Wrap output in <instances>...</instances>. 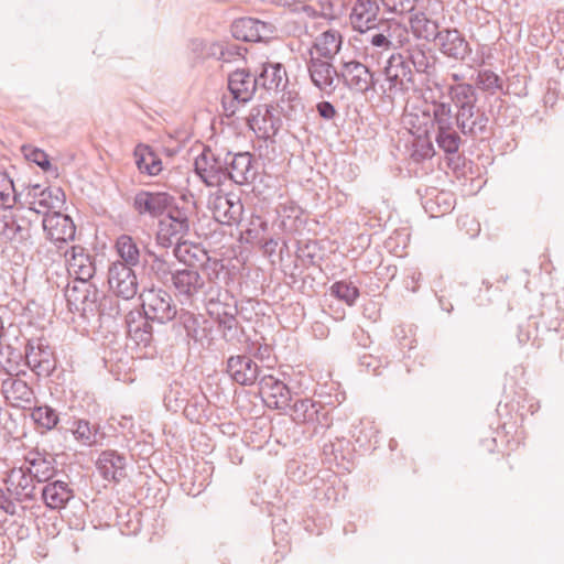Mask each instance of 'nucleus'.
<instances>
[{"label": "nucleus", "mask_w": 564, "mask_h": 564, "mask_svg": "<svg viewBox=\"0 0 564 564\" xmlns=\"http://www.w3.org/2000/svg\"><path fill=\"white\" fill-rule=\"evenodd\" d=\"M473 86L476 88V90L480 89L492 95L496 91L502 89L503 80L491 69H479Z\"/></svg>", "instance_id": "nucleus-48"}, {"label": "nucleus", "mask_w": 564, "mask_h": 564, "mask_svg": "<svg viewBox=\"0 0 564 564\" xmlns=\"http://www.w3.org/2000/svg\"><path fill=\"white\" fill-rule=\"evenodd\" d=\"M167 217L174 218L176 221H182V225L191 228V221L188 217V210L184 207L174 206V203L172 206L166 210Z\"/></svg>", "instance_id": "nucleus-64"}, {"label": "nucleus", "mask_w": 564, "mask_h": 564, "mask_svg": "<svg viewBox=\"0 0 564 564\" xmlns=\"http://www.w3.org/2000/svg\"><path fill=\"white\" fill-rule=\"evenodd\" d=\"M171 285L175 296L186 302H193L207 290L206 282L197 269H176Z\"/></svg>", "instance_id": "nucleus-12"}, {"label": "nucleus", "mask_w": 564, "mask_h": 564, "mask_svg": "<svg viewBox=\"0 0 564 564\" xmlns=\"http://www.w3.org/2000/svg\"><path fill=\"white\" fill-rule=\"evenodd\" d=\"M225 372L235 383L249 387L258 381L261 368L250 356L240 354L228 357Z\"/></svg>", "instance_id": "nucleus-18"}, {"label": "nucleus", "mask_w": 564, "mask_h": 564, "mask_svg": "<svg viewBox=\"0 0 564 564\" xmlns=\"http://www.w3.org/2000/svg\"><path fill=\"white\" fill-rule=\"evenodd\" d=\"M42 225L46 237L51 241L59 243L57 246L59 249L62 245L75 238L76 227L73 219L59 212L45 214Z\"/></svg>", "instance_id": "nucleus-20"}, {"label": "nucleus", "mask_w": 564, "mask_h": 564, "mask_svg": "<svg viewBox=\"0 0 564 564\" xmlns=\"http://www.w3.org/2000/svg\"><path fill=\"white\" fill-rule=\"evenodd\" d=\"M118 296L106 295L101 291V296L98 301V322L96 324H101V319L105 317L116 318L120 315V304L117 299Z\"/></svg>", "instance_id": "nucleus-55"}, {"label": "nucleus", "mask_w": 564, "mask_h": 564, "mask_svg": "<svg viewBox=\"0 0 564 564\" xmlns=\"http://www.w3.org/2000/svg\"><path fill=\"white\" fill-rule=\"evenodd\" d=\"M135 165L141 174L156 176L163 170L162 160L152 147L139 143L133 151Z\"/></svg>", "instance_id": "nucleus-32"}, {"label": "nucleus", "mask_w": 564, "mask_h": 564, "mask_svg": "<svg viewBox=\"0 0 564 564\" xmlns=\"http://www.w3.org/2000/svg\"><path fill=\"white\" fill-rule=\"evenodd\" d=\"M151 321L145 318L134 325H129L130 338L137 344V346L152 349L153 341V328Z\"/></svg>", "instance_id": "nucleus-45"}, {"label": "nucleus", "mask_w": 564, "mask_h": 564, "mask_svg": "<svg viewBox=\"0 0 564 564\" xmlns=\"http://www.w3.org/2000/svg\"><path fill=\"white\" fill-rule=\"evenodd\" d=\"M173 246V254L178 262L185 265L184 269H197V265L208 260L206 251L198 245L188 243L186 240L182 239L174 242Z\"/></svg>", "instance_id": "nucleus-33"}, {"label": "nucleus", "mask_w": 564, "mask_h": 564, "mask_svg": "<svg viewBox=\"0 0 564 564\" xmlns=\"http://www.w3.org/2000/svg\"><path fill=\"white\" fill-rule=\"evenodd\" d=\"M22 193H18L13 181L7 173L0 172V207L11 208L20 202Z\"/></svg>", "instance_id": "nucleus-50"}, {"label": "nucleus", "mask_w": 564, "mask_h": 564, "mask_svg": "<svg viewBox=\"0 0 564 564\" xmlns=\"http://www.w3.org/2000/svg\"><path fill=\"white\" fill-rule=\"evenodd\" d=\"M377 433L371 422L361 421L358 425L354 426L352 437L359 447L368 448L372 440L377 437Z\"/></svg>", "instance_id": "nucleus-57"}, {"label": "nucleus", "mask_w": 564, "mask_h": 564, "mask_svg": "<svg viewBox=\"0 0 564 564\" xmlns=\"http://www.w3.org/2000/svg\"><path fill=\"white\" fill-rule=\"evenodd\" d=\"M204 303L215 322L238 315V302L234 294L217 284H210L204 292Z\"/></svg>", "instance_id": "nucleus-9"}, {"label": "nucleus", "mask_w": 564, "mask_h": 564, "mask_svg": "<svg viewBox=\"0 0 564 564\" xmlns=\"http://www.w3.org/2000/svg\"><path fill=\"white\" fill-rule=\"evenodd\" d=\"M33 476L24 466L13 468L3 480L7 491L18 502L31 501L35 498V485Z\"/></svg>", "instance_id": "nucleus-21"}, {"label": "nucleus", "mask_w": 564, "mask_h": 564, "mask_svg": "<svg viewBox=\"0 0 564 564\" xmlns=\"http://www.w3.org/2000/svg\"><path fill=\"white\" fill-rule=\"evenodd\" d=\"M384 84L380 86L382 98L393 102L415 89L414 72L399 53L389 56L383 68Z\"/></svg>", "instance_id": "nucleus-2"}, {"label": "nucleus", "mask_w": 564, "mask_h": 564, "mask_svg": "<svg viewBox=\"0 0 564 564\" xmlns=\"http://www.w3.org/2000/svg\"><path fill=\"white\" fill-rule=\"evenodd\" d=\"M194 171L208 187L226 183L225 152L216 153L209 147H204L194 161Z\"/></svg>", "instance_id": "nucleus-4"}, {"label": "nucleus", "mask_w": 564, "mask_h": 564, "mask_svg": "<svg viewBox=\"0 0 564 564\" xmlns=\"http://www.w3.org/2000/svg\"><path fill=\"white\" fill-rule=\"evenodd\" d=\"M97 468L106 480H113L119 482L127 476L126 473V457L117 451H104L97 460Z\"/></svg>", "instance_id": "nucleus-27"}, {"label": "nucleus", "mask_w": 564, "mask_h": 564, "mask_svg": "<svg viewBox=\"0 0 564 564\" xmlns=\"http://www.w3.org/2000/svg\"><path fill=\"white\" fill-rule=\"evenodd\" d=\"M231 48L235 47L229 45L224 46L221 43L218 42L207 43L206 58L216 57L223 62H229L231 56H234L235 54L240 55V53L237 51L231 52Z\"/></svg>", "instance_id": "nucleus-59"}, {"label": "nucleus", "mask_w": 564, "mask_h": 564, "mask_svg": "<svg viewBox=\"0 0 564 564\" xmlns=\"http://www.w3.org/2000/svg\"><path fill=\"white\" fill-rule=\"evenodd\" d=\"M36 208L55 209L59 208L65 202V193L58 186H47L41 192Z\"/></svg>", "instance_id": "nucleus-52"}, {"label": "nucleus", "mask_w": 564, "mask_h": 564, "mask_svg": "<svg viewBox=\"0 0 564 564\" xmlns=\"http://www.w3.org/2000/svg\"><path fill=\"white\" fill-rule=\"evenodd\" d=\"M1 391L13 406L26 409L35 399L33 389L19 378H8L1 383Z\"/></svg>", "instance_id": "nucleus-28"}, {"label": "nucleus", "mask_w": 564, "mask_h": 564, "mask_svg": "<svg viewBox=\"0 0 564 564\" xmlns=\"http://www.w3.org/2000/svg\"><path fill=\"white\" fill-rule=\"evenodd\" d=\"M455 197L452 192L438 191L429 196L424 202V208L431 217H441L451 213L454 208Z\"/></svg>", "instance_id": "nucleus-39"}, {"label": "nucleus", "mask_w": 564, "mask_h": 564, "mask_svg": "<svg viewBox=\"0 0 564 564\" xmlns=\"http://www.w3.org/2000/svg\"><path fill=\"white\" fill-rule=\"evenodd\" d=\"M404 57L408 65L414 69L413 72L420 74H430L431 69L434 68V64L430 61V56L426 52L420 47H412L400 52Z\"/></svg>", "instance_id": "nucleus-44"}, {"label": "nucleus", "mask_w": 564, "mask_h": 564, "mask_svg": "<svg viewBox=\"0 0 564 564\" xmlns=\"http://www.w3.org/2000/svg\"><path fill=\"white\" fill-rule=\"evenodd\" d=\"M15 500L12 496L7 491V489L0 488V510L4 513L14 516L17 513Z\"/></svg>", "instance_id": "nucleus-63"}, {"label": "nucleus", "mask_w": 564, "mask_h": 564, "mask_svg": "<svg viewBox=\"0 0 564 564\" xmlns=\"http://www.w3.org/2000/svg\"><path fill=\"white\" fill-rule=\"evenodd\" d=\"M409 22L416 39L434 42L441 32L437 22L429 19L423 12L412 14Z\"/></svg>", "instance_id": "nucleus-35"}, {"label": "nucleus", "mask_w": 564, "mask_h": 564, "mask_svg": "<svg viewBox=\"0 0 564 564\" xmlns=\"http://www.w3.org/2000/svg\"><path fill=\"white\" fill-rule=\"evenodd\" d=\"M177 321L183 326L186 336L193 339L195 343H202L207 337V327L202 326L207 321L202 316H197L194 313L182 310L178 314Z\"/></svg>", "instance_id": "nucleus-38"}, {"label": "nucleus", "mask_w": 564, "mask_h": 564, "mask_svg": "<svg viewBox=\"0 0 564 564\" xmlns=\"http://www.w3.org/2000/svg\"><path fill=\"white\" fill-rule=\"evenodd\" d=\"M218 330L221 333V338L231 345H237L243 341L246 336L243 326L237 319V315L227 317L215 322Z\"/></svg>", "instance_id": "nucleus-43"}, {"label": "nucleus", "mask_w": 564, "mask_h": 564, "mask_svg": "<svg viewBox=\"0 0 564 564\" xmlns=\"http://www.w3.org/2000/svg\"><path fill=\"white\" fill-rule=\"evenodd\" d=\"M226 182L237 185L251 184L258 175V164L250 152H225Z\"/></svg>", "instance_id": "nucleus-6"}, {"label": "nucleus", "mask_w": 564, "mask_h": 564, "mask_svg": "<svg viewBox=\"0 0 564 564\" xmlns=\"http://www.w3.org/2000/svg\"><path fill=\"white\" fill-rule=\"evenodd\" d=\"M30 416L42 434L56 429L59 422L58 412L47 404L35 405Z\"/></svg>", "instance_id": "nucleus-41"}, {"label": "nucleus", "mask_w": 564, "mask_h": 564, "mask_svg": "<svg viewBox=\"0 0 564 564\" xmlns=\"http://www.w3.org/2000/svg\"><path fill=\"white\" fill-rule=\"evenodd\" d=\"M23 153L25 158L39 165L43 171H48L51 169V162L48 155L41 149L23 147Z\"/></svg>", "instance_id": "nucleus-60"}, {"label": "nucleus", "mask_w": 564, "mask_h": 564, "mask_svg": "<svg viewBox=\"0 0 564 564\" xmlns=\"http://www.w3.org/2000/svg\"><path fill=\"white\" fill-rule=\"evenodd\" d=\"M434 44L441 54L455 62H464L473 52L469 42L457 29H441Z\"/></svg>", "instance_id": "nucleus-11"}, {"label": "nucleus", "mask_w": 564, "mask_h": 564, "mask_svg": "<svg viewBox=\"0 0 564 564\" xmlns=\"http://www.w3.org/2000/svg\"><path fill=\"white\" fill-rule=\"evenodd\" d=\"M25 469L37 482H47L57 474L56 459L46 452L31 451L26 454Z\"/></svg>", "instance_id": "nucleus-24"}, {"label": "nucleus", "mask_w": 564, "mask_h": 564, "mask_svg": "<svg viewBox=\"0 0 564 564\" xmlns=\"http://www.w3.org/2000/svg\"><path fill=\"white\" fill-rule=\"evenodd\" d=\"M323 454L329 463L344 465L345 462H350L352 457L351 443L345 437L329 440L323 445Z\"/></svg>", "instance_id": "nucleus-36"}, {"label": "nucleus", "mask_w": 564, "mask_h": 564, "mask_svg": "<svg viewBox=\"0 0 564 564\" xmlns=\"http://www.w3.org/2000/svg\"><path fill=\"white\" fill-rule=\"evenodd\" d=\"M380 7L378 0H356L349 19L354 30L366 33L378 26Z\"/></svg>", "instance_id": "nucleus-22"}, {"label": "nucleus", "mask_w": 564, "mask_h": 564, "mask_svg": "<svg viewBox=\"0 0 564 564\" xmlns=\"http://www.w3.org/2000/svg\"><path fill=\"white\" fill-rule=\"evenodd\" d=\"M108 284L115 295L131 300L138 293V279L132 267L126 263H111L108 268Z\"/></svg>", "instance_id": "nucleus-15"}, {"label": "nucleus", "mask_w": 564, "mask_h": 564, "mask_svg": "<svg viewBox=\"0 0 564 564\" xmlns=\"http://www.w3.org/2000/svg\"><path fill=\"white\" fill-rule=\"evenodd\" d=\"M258 88L256 75L248 69H236L228 76V90L238 104L250 101Z\"/></svg>", "instance_id": "nucleus-23"}, {"label": "nucleus", "mask_w": 564, "mask_h": 564, "mask_svg": "<svg viewBox=\"0 0 564 564\" xmlns=\"http://www.w3.org/2000/svg\"><path fill=\"white\" fill-rule=\"evenodd\" d=\"M147 254L151 259L149 274L163 285H169L174 278L173 263L169 262L164 254H158L151 250H147Z\"/></svg>", "instance_id": "nucleus-37"}, {"label": "nucleus", "mask_w": 564, "mask_h": 564, "mask_svg": "<svg viewBox=\"0 0 564 564\" xmlns=\"http://www.w3.org/2000/svg\"><path fill=\"white\" fill-rule=\"evenodd\" d=\"M98 430L99 427L91 425L89 421L77 419L73 422L72 433L80 444L93 446L97 443Z\"/></svg>", "instance_id": "nucleus-47"}, {"label": "nucleus", "mask_w": 564, "mask_h": 564, "mask_svg": "<svg viewBox=\"0 0 564 564\" xmlns=\"http://www.w3.org/2000/svg\"><path fill=\"white\" fill-rule=\"evenodd\" d=\"M447 97L459 132L471 140H484L489 133V118L478 106V93L473 84L448 85Z\"/></svg>", "instance_id": "nucleus-1"}, {"label": "nucleus", "mask_w": 564, "mask_h": 564, "mask_svg": "<svg viewBox=\"0 0 564 564\" xmlns=\"http://www.w3.org/2000/svg\"><path fill=\"white\" fill-rule=\"evenodd\" d=\"M175 198L166 192L139 191L133 197V209L140 216L158 218L172 206Z\"/></svg>", "instance_id": "nucleus-17"}, {"label": "nucleus", "mask_w": 564, "mask_h": 564, "mask_svg": "<svg viewBox=\"0 0 564 564\" xmlns=\"http://www.w3.org/2000/svg\"><path fill=\"white\" fill-rule=\"evenodd\" d=\"M340 82L348 89L360 94L375 90L376 86L372 72L357 59L341 61L338 84Z\"/></svg>", "instance_id": "nucleus-8"}, {"label": "nucleus", "mask_w": 564, "mask_h": 564, "mask_svg": "<svg viewBox=\"0 0 564 564\" xmlns=\"http://www.w3.org/2000/svg\"><path fill=\"white\" fill-rule=\"evenodd\" d=\"M100 296L101 291L94 285L84 296L83 303L78 304V308L74 311L89 325H95L98 322L97 306Z\"/></svg>", "instance_id": "nucleus-42"}, {"label": "nucleus", "mask_w": 564, "mask_h": 564, "mask_svg": "<svg viewBox=\"0 0 564 564\" xmlns=\"http://www.w3.org/2000/svg\"><path fill=\"white\" fill-rule=\"evenodd\" d=\"M389 357L386 355L375 356L372 354H364L359 357V366L367 372L375 376L380 375V369L389 365Z\"/></svg>", "instance_id": "nucleus-58"}, {"label": "nucleus", "mask_w": 564, "mask_h": 564, "mask_svg": "<svg viewBox=\"0 0 564 564\" xmlns=\"http://www.w3.org/2000/svg\"><path fill=\"white\" fill-rule=\"evenodd\" d=\"M144 317L161 324L174 319L177 315L176 305L171 294L163 289H151L142 297Z\"/></svg>", "instance_id": "nucleus-7"}, {"label": "nucleus", "mask_w": 564, "mask_h": 564, "mask_svg": "<svg viewBox=\"0 0 564 564\" xmlns=\"http://www.w3.org/2000/svg\"><path fill=\"white\" fill-rule=\"evenodd\" d=\"M324 409L321 402H315L312 399H296L288 410L292 411V419L295 423H313L322 424L326 421L327 413L321 411Z\"/></svg>", "instance_id": "nucleus-30"}, {"label": "nucleus", "mask_w": 564, "mask_h": 564, "mask_svg": "<svg viewBox=\"0 0 564 564\" xmlns=\"http://www.w3.org/2000/svg\"><path fill=\"white\" fill-rule=\"evenodd\" d=\"M330 294L352 306L359 297V289L348 281H337L330 286Z\"/></svg>", "instance_id": "nucleus-53"}, {"label": "nucleus", "mask_w": 564, "mask_h": 564, "mask_svg": "<svg viewBox=\"0 0 564 564\" xmlns=\"http://www.w3.org/2000/svg\"><path fill=\"white\" fill-rule=\"evenodd\" d=\"M24 358L25 365L39 377H48L56 368L54 351L44 338L28 339Z\"/></svg>", "instance_id": "nucleus-5"}, {"label": "nucleus", "mask_w": 564, "mask_h": 564, "mask_svg": "<svg viewBox=\"0 0 564 564\" xmlns=\"http://www.w3.org/2000/svg\"><path fill=\"white\" fill-rule=\"evenodd\" d=\"M341 43V34L336 30H328L316 37L311 50L316 51L317 57L332 61L339 52Z\"/></svg>", "instance_id": "nucleus-34"}, {"label": "nucleus", "mask_w": 564, "mask_h": 564, "mask_svg": "<svg viewBox=\"0 0 564 564\" xmlns=\"http://www.w3.org/2000/svg\"><path fill=\"white\" fill-rule=\"evenodd\" d=\"M41 497L48 509L58 510L65 508L75 497V491L68 481L52 479L42 488Z\"/></svg>", "instance_id": "nucleus-26"}, {"label": "nucleus", "mask_w": 564, "mask_h": 564, "mask_svg": "<svg viewBox=\"0 0 564 564\" xmlns=\"http://www.w3.org/2000/svg\"><path fill=\"white\" fill-rule=\"evenodd\" d=\"M188 400V391L182 383L174 381L164 394V404L169 411L177 412Z\"/></svg>", "instance_id": "nucleus-49"}, {"label": "nucleus", "mask_w": 564, "mask_h": 564, "mask_svg": "<svg viewBox=\"0 0 564 564\" xmlns=\"http://www.w3.org/2000/svg\"><path fill=\"white\" fill-rule=\"evenodd\" d=\"M432 112L437 147L446 154H456L462 145V138L454 123L452 106L446 101H433Z\"/></svg>", "instance_id": "nucleus-3"}, {"label": "nucleus", "mask_w": 564, "mask_h": 564, "mask_svg": "<svg viewBox=\"0 0 564 564\" xmlns=\"http://www.w3.org/2000/svg\"><path fill=\"white\" fill-rule=\"evenodd\" d=\"M322 19L334 21L340 19L346 10V0H317Z\"/></svg>", "instance_id": "nucleus-54"}, {"label": "nucleus", "mask_w": 564, "mask_h": 564, "mask_svg": "<svg viewBox=\"0 0 564 564\" xmlns=\"http://www.w3.org/2000/svg\"><path fill=\"white\" fill-rule=\"evenodd\" d=\"M212 212L216 221L221 225H238L243 215V205L235 193L217 194L212 202Z\"/></svg>", "instance_id": "nucleus-19"}, {"label": "nucleus", "mask_w": 564, "mask_h": 564, "mask_svg": "<svg viewBox=\"0 0 564 564\" xmlns=\"http://www.w3.org/2000/svg\"><path fill=\"white\" fill-rule=\"evenodd\" d=\"M116 250L121 260L113 263H126L135 267L140 263L141 252L135 240L129 235H121L116 240Z\"/></svg>", "instance_id": "nucleus-40"}, {"label": "nucleus", "mask_w": 564, "mask_h": 564, "mask_svg": "<svg viewBox=\"0 0 564 564\" xmlns=\"http://www.w3.org/2000/svg\"><path fill=\"white\" fill-rule=\"evenodd\" d=\"M248 126L254 131L258 138L268 140L278 134L282 127L279 111L269 105L252 108L248 118Z\"/></svg>", "instance_id": "nucleus-14"}, {"label": "nucleus", "mask_w": 564, "mask_h": 564, "mask_svg": "<svg viewBox=\"0 0 564 564\" xmlns=\"http://www.w3.org/2000/svg\"><path fill=\"white\" fill-rule=\"evenodd\" d=\"M259 88L267 91H279L285 88L288 76L284 66L281 63H264L261 65L259 74L256 75Z\"/></svg>", "instance_id": "nucleus-31"}, {"label": "nucleus", "mask_w": 564, "mask_h": 564, "mask_svg": "<svg viewBox=\"0 0 564 564\" xmlns=\"http://www.w3.org/2000/svg\"><path fill=\"white\" fill-rule=\"evenodd\" d=\"M188 227L182 225V221H176L174 218L166 215L159 220L155 241L158 246L169 249L174 242L182 240L189 232Z\"/></svg>", "instance_id": "nucleus-29"}, {"label": "nucleus", "mask_w": 564, "mask_h": 564, "mask_svg": "<svg viewBox=\"0 0 564 564\" xmlns=\"http://www.w3.org/2000/svg\"><path fill=\"white\" fill-rule=\"evenodd\" d=\"M44 188L45 187L40 184H33L26 187L25 203L30 205L31 210L41 213V209L36 208V203L40 199V195L42 194L41 192H43Z\"/></svg>", "instance_id": "nucleus-62"}, {"label": "nucleus", "mask_w": 564, "mask_h": 564, "mask_svg": "<svg viewBox=\"0 0 564 564\" xmlns=\"http://www.w3.org/2000/svg\"><path fill=\"white\" fill-rule=\"evenodd\" d=\"M308 53L306 67L312 84L323 94H334L338 86L339 68L337 69L328 59L315 57L312 50Z\"/></svg>", "instance_id": "nucleus-10"}, {"label": "nucleus", "mask_w": 564, "mask_h": 564, "mask_svg": "<svg viewBox=\"0 0 564 564\" xmlns=\"http://www.w3.org/2000/svg\"><path fill=\"white\" fill-rule=\"evenodd\" d=\"M207 398L204 394H194L184 404L183 413L192 423H199L204 417Z\"/></svg>", "instance_id": "nucleus-51"}, {"label": "nucleus", "mask_w": 564, "mask_h": 564, "mask_svg": "<svg viewBox=\"0 0 564 564\" xmlns=\"http://www.w3.org/2000/svg\"><path fill=\"white\" fill-rule=\"evenodd\" d=\"M94 285L90 281L78 280L67 284L65 288V299L69 311L74 312L75 308H78V304L83 303L84 296Z\"/></svg>", "instance_id": "nucleus-46"}, {"label": "nucleus", "mask_w": 564, "mask_h": 564, "mask_svg": "<svg viewBox=\"0 0 564 564\" xmlns=\"http://www.w3.org/2000/svg\"><path fill=\"white\" fill-rule=\"evenodd\" d=\"M366 41L371 45L372 48L377 50L378 53L390 51L393 47L391 41V34L389 28L379 31L377 28L372 31L367 32Z\"/></svg>", "instance_id": "nucleus-56"}, {"label": "nucleus", "mask_w": 564, "mask_h": 564, "mask_svg": "<svg viewBox=\"0 0 564 564\" xmlns=\"http://www.w3.org/2000/svg\"><path fill=\"white\" fill-rule=\"evenodd\" d=\"M259 393L268 408L288 410L293 401L290 388L272 375H265L259 380Z\"/></svg>", "instance_id": "nucleus-16"}, {"label": "nucleus", "mask_w": 564, "mask_h": 564, "mask_svg": "<svg viewBox=\"0 0 564 564\" xmlns=\"http://www.w3.org/2000/svg\"><path fill=\"white\" fill-rule=\"evenodd\" d=\"M232 36L245 42H262L273 36L276 29L273 23L250 17L236 19L230 26Z\"/></svg>", "instance_id": "nucleus-13"}, {"label": "nucleus", "mask_w": 564, "mask_h": 564, "mask_svg": "<svg viewBox=\"0 0 564 564\" xmlns=\"http://www.w3.org/2000/svg\"><path fill=\"white\" fill-rule=\"evenodd\" d=\"M67 271L69 275H75L74 280L90 281L96 268L93 258L85 252L80 246H73L65 251Z\"/></svg>", "instance_id": "nucleus-25"}, {"label": "nucleus", "mask_w": 564, "mask_h": 564, "mask_svg": "<svg viewBox=\"0 0 564 564\" xmlns=\"http://www.w3.org/2000/svg\"><path fill=\"white\" fill-rule=\"evenodd\" d=\"M416 0H381L388 11L403 14L413 11Z\"/></svg>", "instance_id": "nucleus-61"}]
</instances>
